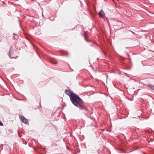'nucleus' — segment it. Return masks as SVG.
Segmentation results:
<instances>
[{
	"label": "nucleus",
	"mask_w": 154,
	"mask_h": 154,
	"mask_svg": "<svg viewBox=\"0 0 154 154\" xmlns=\"http://www.w3.org/2000/svg\"><path fill=\"white\" fill-rule=\"evenodd\" d=\"M148 87H149V88H150L152 90H154V85H152L151 84L149 85H148Z\"/></svg>",
	"instance_id": "nucleus-5"
},
{
	"label": "nucleus",
	"mask_w": 154,
	"mask_h": 154,
	"mask_svg": "<svg viewBox=\"0 0 154 154\" xmlns=\"http://www.w3.org/2000/svg\"><path fill=\"white\" fill-rule=\"evenodd\" d=\"M20 119L25 124H27L28 122V120L23 116H21L20 117Z\"/></svg>",
	"instance_id": "nucleus-3"
},
{
	"label": "nucleus",
	"mask_w": 154,
	"mask_h": 154,
	"mask_svg": "<svg viewBox=\"0 0 154 154\" xmlns=\"http://www.w3.org/2000/svg\"><path fill=\"white\" fill-rule=\"evenodd\" d=\"M51 62L52 63H54V64H56V63H56H56H55V62H53V61H52V60H51Z\"/></svg>",
	"instance_id": "nucleus-8"
},
{
	"label": "nucleus",
	"mask_w": 154,
	"mask_h": 154,
	"mask_svg": "<svg viewBox=\"0 0 154 154\" xmlns=\"http://www.w3.org/2000/svg\"><path fill=\"white\" fill-rule=\"evenodd\" d=\"M104 13L102 10H101L99 13V15L100 17H103L104 16Z\"/></svg>",
	"instance_id": "nucleus-4"
},
{
	"label": "nucleus",
	"mask_w": 154,
	"mask_h": 154,
	"mask_svg": "<svg viewBox=\"0 0 154 154\" xmlns=\"http://www.w3.org/2000/svg\"><path fill=\"white\" fill-rule=\"evenodd\" d=\"M104 54H106V53L105 52H104Z\"/></svg>",
	"instance_id": "nucleus-10"
},
{
	"label": "nucleus",
	"mask_w": 154,
	"mask_h": 154,
	"mask_svg": "<svg viewBox=\"0 0 154 154\" xmlns=\"http://www.w3.org/2000/svg\"><path fill=\"white\" fill-rule=\"evenodd\" d=\"M65 93L69 97L71 101L75 106L81 109H87L86 106L84 105V102L78 95L69 90L66 89Z\"/></svg>",
	"instance_id": "nucleus-1"
},
{
	"label": "nucleus",
	"mask_w": 154,
	"mask_h": 154,
	"mask_svg": "<svg viewBox=\"0 0 154 154\" xmlns=\"http://www.w3.org/2000/svg\"><path fill=\"white\" fill-rule=\"evenodd\" d=\"M131 31V32L132 33H134V32H133V31Z\"/></svg>",
	"instance_id": "nucleus-9"
},
{
	"label": "nucleus",
	"mask_w": 154,
	"mask_h": 154,
	"mask_svg": "<svg viewBox=\"0 0 154 154\" xmlns=\"http://www.w3.org/2000/svg\"><path fill=\"white\" fill-rule=\"evenodd\" d=\"M3 125V123L0 121V126H2Z\"/></svg>",
	"instance_id": "nucleus-7"
},
{
	"label": "nucleus",
	"mask_w": 154,
	"mask_h": 154,
	"mask_svg": "<svg viewBox=\"0 0 154 154\" xmlns=\"http://www.w3.org/2000/svg\"><path fill=\"white\" fill-rule=\"evenodd\" d=\"M9 57L11 58H13L16 57V55L14 54V52L12 49V48L11 47L10 48L9 51Z\"/></svg>",
	"instance_id": "nucleus-2"
},
{
	"label": "nucleus",
	"mask_w": 154,
	"mask_h": 154,
	"mask_svg": "<svg viewBox=\"0 0 154 154\" xmlns=\"http://www.w3.org/2000/svg\"><path fill=\"white\" fill-rule=\"evenodd\" d=\"M87 32H86L85 33L84 35V38H85V40H86V39L87 38Z\"/></svg>",
	"instance_id": "nucleus-6"
}]
</instances>
